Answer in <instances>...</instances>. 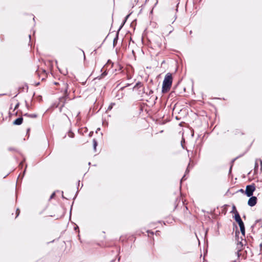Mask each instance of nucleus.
<instances>
[{"mask_svg":"<svg viewBox=\"0 0 262 262\" xmlns=\"http://www.w3.org/2000/svg\"><path fill=\"white\" fill-rule=\"evenodd\" d=\"M181 145H182V146L183 147V148H184V147L183 146V143H182V141H181Z\"/></svg>","mask_w":262,"mask_h":262,"instance_id":"nucleus-34","label":"nucleus"},{"mask_svg":"<svg viewBox=\"0 0 262 262\" xmlns=\"http://www.w3.org/2000/svg\"><path fill=\"white\" fill-rule=\"evenodd\" d=\"M126 20V19H124L123 22L122 23V24H121V25L120 26V28H119L118 29V31H120V30L121 29V28H122V27L123 26V25H124V24L125 23Z\"/></svg>","mask_w":262,"mask_h":262,"instance_id":"nucleus-17","label":"nucleus"},{"mask_svg":"<svg viewBox=\"0 0 262 262\" xmlns=\"http://www.w3.org/2000/svg\"><path fill=\"white\" fill-rule=\"evenodd\" d=\"M156 235H159V231H156Z\"/></svg>","mask_w":262,"mask_h":262,"instance_id":"nucleus-28","label":"nucleus"},{"mask_svg":"<svg viewBox=\"0 0 262 262\" xmlns=\"http://www.w3.org/2000/svg\"><path fill=\"white\" fill-rule=\"evenodd\" d=\"M23 121V118L20 117L15 119L13 122L14 125H19L22 124Z\"/></svg>","mask_w":262,"mask_h":262,"instance_id":"nucleus-6","label":"nucleus"},{"mask_svg":"<svg viewBox=\"0 0 262 262\" xmlns=\"http://www.w3.org/2000/svg\"><path fill=\"white\" fill-rule=\"evenodd\" d=\"M68 135L70 138H73L74 136V134L71 131H69L68 133Z\"/></svg>","mask_w":262,"mask_h":262,"instance_id":"nucleus-16","label":"nucleus"},{"mask_svg":"<svg viewBox=\"0 0 262 262\" xmlns=\"http://www.w3.org/2000/svg\"><path fill=\"white\" fill-rule=\"evenodd\" d=\"M240 192H242V193H245V190L243 189H241L239 190Z\"/></svg>","mask_w":262,"mask_h":262,"instance_id":"nucleus-26","label":"nucleus"},{"mask_svg":"<svg viewBox=\"0 0 262 262\" xmlns=\"http://www.w3.org/2000/svg\"><path fill=\"white\" fill-rule=\"evenodd\" d=\"M129 16V14L127 15V16H126V17H125L124 19L127 20Z\"/></svg>","mask_w":262,"mask_h":262,"instance_id":"nucleus-29","label":"nucleus"},{"mask_svg":"<svg viewBox=\"0 0 262 262\" xmlns=\"http://www.w3.org/2000/svg\"><path fill=\"white\" fill-rule=\"evenodd\" d=\"M26 168H27V165L26 166L25 169V170H24V172H23V176H24V174H25V172H26Z\"/></svg>","mask_w":262,"mask_h":262,"instance_id":"nucleus-25","label":"nucleus"},{"mask_svg":"<svg viewBox=\"0 0 262 262\" xmlns=\"http://www.w3.org/2000/svg\"><path fill=\"white\" fill-rule=\"evenodd\" d=\"M23 162H21L19 164V167L21 168H22L23 167Z\"/></svg>","mask_w":262,"mask_h":262,"instance_id":"nucleus-23","label":"nucleus"},{"mask_svg":"<svg viewBox=\"0 0 262 262\" xmlns=\"http://www.w3.org/2000/svg\"><path fill=\"white\" fill-rule=\"evenodd\" d=\"M62 193H63V191H62ZM62 198H63V199H66V198L63 196V194H62Z\"/></svg>","mask_w":262,"mask_h":262,"instance_id":"nucleus-36","label":"nucleus"},{"mask_svg":"<svg viewBox=\"0 0 262 262\" xmlns=\"http://www.w3.org/2000/svg\"><path fill=\"white\" fill-rule=\"evenodd\" d=\"M260 162L261 165L262 166V161L260 160Z\"/></svg>","mask_w":262,"mask_h":262,"instance_id":"nucleus-37","label":"nucleus"},{"mask_svg":"<svg viewBox=\"0 0 262 262\" xmlns=\"http://www.w3.org/2000/svg\"><path fill=\"white\" fill-rule=\"evenodd\" d=\"M258 167V165L257 163H255V168Z\"/></svg>","mask_w":262,"mask_h":262,"instance_id":"nucleus-31","label":"nucleus"},{"mask_svg":"<svg viewBox=\"0 0 262 262\" xmlns=\"http://www.w3.org/2000/svg\"><path fill=\"white\" fill-rule=\"evenodd\" d=\"M107 74V73L106 71L103 72L101 75V78L105 76Z\"/></svg>","mask_w":262,"mask_h":262,"instance_id":"nucleus-18","label":"nucleus"},{"mask_svg":"<svg viewBox=\"0 0 262 262\" xmlns=\"http://www.w3.org/2000/svg\"><path fill=\"white\" fill-rule=\"evenodd\" d=\"M80 181H78V185H79Z\"/></svg>","mask_w":262,"mask_h":262,"instance_id":"nucleus-40","label":"nucleus"},{"mask_svg":"<svg viewBox=\"0 0 262 262\" xmlns=\"http://www.w3.org/2000/svg\"><path fill=\"white\" fill-rule=\"evenodd\" d=\"M24 116L32 118H36L37 116V115L35 114H29L28 113L25 114Z\"/></svg>","mask_w":262,"mask_h":262,"instance_id":"nucleus-9","label":"nucleus"},{"mask_svg":"<svg viewBox=\"0 0 262 262\" xmlns=\"http://www.w3.org/2000/svg\"><path fill=\"white\" fill-rule=\"evenodd\" d=\"M19 213H20V210H19V209H17L16 211V217L19 215Z\"/></svg>","mask_w":262,"mask_h":262,"instance_id":"nucleus-19","label":"nucleus"},{"mask_svg":"<svg viewBox=\"0 0 262 262\" xmlns=\"http://www.w3.org/2000/svg\"><path fill=\"white\" fill-rule=\"evenodd\" d=\"M235 210H236L235 206H233V207H232V212H234L235 213Z\"/></svg>","mask_w":262,"mask_h":262,"instance_id":"nucleus-21","label":"nucleus"},{"mask_svg":"<svg viewBox=\"0 0 262 262\" xmlns=\"http://www.w3.org/2000/svg\"><path fill=\"white\" fill-rule=\"evenodd\" d=\"M234 262H236L235 261H234Z\"/></svg>","mask_w":262,"mask_h":262,"instance_id":"nucleus-41","label":"nucleus"},{"mask_svg":"<svg viewBox=\"0 0 262 262\" xmlns=\"http://www.w3.org/2000/svg\"><path fill=\"white\" fill-rule=\"evenodd\" d=\"M147 233H150V234H152V235L154 234V232H153L152 231H149V230H148V231H147Z\"/></svg>","mask_w":262,"mask_h":262,"instance_id":"nucleus-24","label":"nucleus"},{"mask_svg":"<svg viewBox=\"0 0 262 262\" xmlns=\"http://www.w3.org/2000/svg\"><path fill=\"white\" fill-rule=\"evenodd\" d=\"M172 82V74L168 73L166 74L163 81L162 92L164 94L169 91L171 88Z\"/></svg>","mask_w":262,"mask_h":262,"instance_id":"nucleus-1","label":"nucleus"},{"mask_svg":"<svg viewBox=\"0 0 262 262\" xmlns=\"http://www.w3.org/2000/svg\"><path fill=\"white\" fill-rule=\"evenodd\" d=\"M192 33V31L191 30V31H190V32H189V34H191Z\"/></svg>","mask_w":262,"mask_h":262,"instance_id":"nucleus-35","label":"nucleus"},{"mask_svg":"<svg viewBox=\"0 0 262 262\" xmlns=\"http://www.w3.org/2000/svg\"><path fill=\"white\" fill-rule=\"evenodd\" d=\"M123 88H121L120 90L117 91L115 97L118 99L120 100L122 99L124 96V93L122 92Z\"/></svg>","mask_w":262,"mask_h":262,"instance_id":"nucleus-5","label":"nucleus"},{"mask_svg":"<svg viewBox=\"0 0 262 262\" xmlns=\"http://www.w3.org/2000/svg\"><path fill=\"white\" fill-rule=\"evenodd\" d=\"M64 85V94L66 96H68V84L67 83H66Z\"/></svg>","mask_w":262,"mask_h":262,"instance_id":"nucleus-12","label":"nucleus"},{"mask_svg":"<svg viewBox=\"0 0 262 262\" xmlns=\"http://www.w3.org/2000/svg\"><path fill=\"white\" fill-rule=\"evenodd\" d=\"M189 165H190V164H188V167H187V169H186V170L185 174L183 176V177H182V179H181V183H182V182L183 181H185V180H186V179H187V178H186V174H187V173H188L189 172V170H188V167H189Z\"/></svg>","mask_w":262,"mask_h":262,"instance_id":"nucleus-8","label":"nucleus"},{"mask_svg":"<svg viewBox=\"0 0 262 262\" xmlns=\"http://www.w3.org/2000/svg\"><path fill=\"white\" fill-rule=\"evenodd\" d=\"M231 167L230 168V170H229V171H231Z\"/></svg>","mask_w":262,"mask_h":262,"instance_id":"nucleus-39","label":"nucleus"},{"mask_svg":"<svg viewBox=\"0 0 262 262\" xmlns=\"http://www.w3.org/2000/svg\"><path fill=\"white\" fill-rule=\"evenodd\" d=\"M29 38H30H30H31V35H29Z\"/></svg>","mask_w":262,"mask_h":262,"instance_id":"nucleus-38","label":"nucleus"},{"mask_svg":"<svg viewBox=\"0 0 262 262\" xmlns=\"http://www.w3.org/2000/svg\"><path fill=\"white\" fill-rule=\"evenodd\" d=\"M239 233V231H236L235 232V236H237V234H238Z\"/></svg>","mask_w":262,"mask_h":262,"instance_id":"nucleus-27","label":"nucleus"},{"mask_svg":"<svg viewBox=\"0 0 262 262\" xmlns=\"http://www.w3.org/2000/svg\"><path fill=\"white\" fill-rule=\"evenodd\" d=\"M30 128H28V129H27V134H28V133H29V131H30Z\"/></svg>","mask_w":262,"mask_h":262,"instance_id":"nucleus-32","label":"nucleus"},{"mask_svg":"<svg viewBox=\"0 0 262 262\" xmlns=\"http://www.w3.org/2000/svg\"><path fill=\"white\" fill-rule=\"evenodd\" d=\"M115 105V103L112 102L108 107L107 110H111L112 109L113 106Z\"/></svg>","mask_w":262,"mask_h":262,"instance_id":"nucleus-15","label":"nucleus"},{"mask_svg":"<svg viewBox=\"0 0 262 262\" xmlns=\"http://www.w3.org/2000/svg\"><path fill=\"white\" fill-rule=\"evenodd\" d=\"M234 218L235 221L238 223L239 226H241L244 225V222L241 219L239 214L237 210H235V213Z\"/></svg>","mask_w":262,"mask_h":262,"instance_id":"nucleus-4","label":"nucleus"},{"mask_svg":"<svg viewBox=\"0 0 262 262\" xmlns=\"http://www.w3.org/2000/svg\"><path fill=\"white\" fill-rule=\"evenodd\" d=\"M39 84V82H37V83H36L35 84V85H36V86H37V85H38Z\"/></svg>","mask_w":262,"mask_h":262,"instance_id":"nucleus-33","label":"nucleus"},{"mask_svg":"<svg viewBox=\"0 0 262 262\" xmlns=\"http://www.w3.org/2000/svg\"><path fill=\"white\" fill-rule=\"evenodd\" d=\"M143 92L148 96H151L154 93V91L151 90H149L148 92H145L144 88H143Z\"/></svg>","mask_w":262,"mask_h":262,"instance_id":"nucleus-11","label":"nucleus"},{"mask_svg":"<svg viewBox=\"0 0 262 262\" xmlns=\"http://www.w3.org/2000/svg\"><path fill=\"white\" fill-rule=\"evenodd\" d=\"M239 228H240V230H241V231L242 232V234L245 236V225H243V226H239Z\"/></svg>","mask_w":262,"mask_h":262,"instance_id":"nucleus-10","label":"nucleus"},{"mask_svg":"<svg viewBox=\"0 0 262 262\" xmlns=\"http://www.w3.org/2000/svg\"><path fill=\"white\" fill-rule=\"evenodd\" d=\"M55 195V192H53V193L51 195L50 199H53V198L54 197Z\"/></svg>","mask_w":262,"mask_h":262,"instance_id":"nucleus-20","label":"nucleus"},{"mask_svg":"<svg viewBox=\"0 0 262 262\" xmlns=\"http://www.w3.org/2000/svg\"><path fill=\"white\" fill-rule=\"evenodd\" d=\"M19 105V103H17L15 105V107H14V110L17 109V108L18 107Z\"/></svg>","mask_w":262,"mask_h":262,"instance_id":"nucleus-22","label":"nucleus"},{"mask_svg":"<svg viewBox=\"0 0 262 262\" xmlns=\"http://www.w3.org/2000/svg\"><path fill=\"white\" fill-rule=\"evenodd\" d=\"M93 147L95 150H96V146L97 145V142L96 139H94L93 140Z\"/></svg>","mask_w":262,"mask_h":262,"instance_id":"nucleus-13","label":"nucleus"},{"mask_svg":"<svg viewBox=\"0 0 262 262\" xmlns=\"http://www.w3.org/2000/svg\"><path fill=\"white\" fill-rule=\"evenodd\" d=\"M249 197L250 198L248 201V205L250 207H253L256 204L257 199L256 196L253 195Z\"/></svg>","mask_w":262,"mask_h":262,"instance_id":"nucleus-3","label":"nucleus"},{"mask_svg":"<svg viewBox=\"0 0 262 262\" xmlns=\"http://www.w3.org/2000/svg\"><path fill=\"white\" fill-rule=\"evenodd\" d=\"M142 86V84L141 82H138L136 85H135L134 86V88H140Z\"/></svg>","mask_w":262,"mask_h":262,"instance_id":"nucleus-14","label":"nucleus"},{"mask_svg":"<svg viewBox=\"0 0 262 262\" xmlns=\"http://www.w3.org/2000/svg\"><path fill=\"white\" fill-rule=\"evenodd\" d=\"M255 190V186L254 184L247 185L246 190H245V194L247 196H251L253 195L254 191Z\"/></svg>","mask_w":262,"mask_h":262,"instance_id":"nucleus-2","label":"nucleus"},{"mask_svg":"<svg viewBox=\"0 0 262 262\" xmlns=\"http://www.w3.org/2000/svg\"><path fill=\"white\" fill-rule=\"evenodd\" d=\"M81 51L82 52V54H83V55L84 56V58H85V54H84V52L83 50H81Z\"/></svg>","mask_w":262,"mask_h":262,"instance_id":"nucleus-30","label":"nucleus"},{"mask_svg":"<svg viewBox=\"0 0 262 262\" xmlns=\"http://www.w3.org/2000/svg\"><path fill=\"white\" fill-rule=\"evenodd\" d=\"M119 32V31H117V33H116V37L114 38V39L113 40V46L114 47L116 46L117 43V41L118 40Z\"/></svg>","mask_w":262,"mask_h":262,"instance_id":"nucleus-7","label":"nucleus"}]
</instances>
